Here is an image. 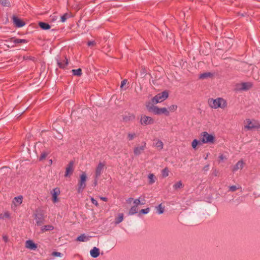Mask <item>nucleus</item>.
Returning a JSON list of instances; mask_svg holds the SVG:
<instances>
[{
	"label": "nucleus",
	"instance_id": "1",
	"mask_svg": "<svg viewBox=\"0 0 260 260\" xmlns=\"http://www.w3.org/2000/svg\"><path fill=\"white\" fill-rule=\"evenodd\" d=\"M208 103L210 107L212 109L221 108L224 109L228 106L226 101L222 98H217L215 99H209Z\"/></svg>",
	"mask_w": 260,
	"mask_h": 260
},
{
	"label": "nucleus",
	"instance_id": "2",
	"mask_svg": "<svg viewBox=\"0 0 260 260\" xmlns=\"http://www.w3.org/2000/svg\"><path fill=\"white\" fill-rule=\"evenodd\" d=\"M244 129L246 131H252L260 128L259 122L254 119L247 118L244 122Z\"/></svg>",
	"mask_w": 260,
	"mask_h": 260
},
{
	"label": "nucleus",
	"instance_id": "3",
	"mask_svg": "<svg viewBox=\"0 0 260 260\" xmlns=\"http://www.w3.org/2000/svg\"><path fill=\"white\" fill-rule=\"evenodd\" d=\"M200 140L202 144L215 143L216 138L214 134H209L207 132H203L200 135Z\"/></svg>",
	"mask_w": 260,
	"mask_h": 260
},
{
	"label": "nucleus",
	"instance_id": "4",
	"mask_svg": "<svg viewBox=\"0 0 260 260\" xmlns=\"http://www.w3.org/2000/svg\"><path fill=\"white\" fill-rule=\"evenodd\" d=\"M87 176L85 172H83L80 176V179L77 185V191L79 193L83 192L86 186Z\"/></svg>",
	"mask_w": 260,
	"mask_h": 260
},
{
	"label": "nucleus",
	"instance_id": "5",
	"mask_svg": "<svg viewBox=\"0 0 260 260\" xmlns=\"http://www.w3.org/2000/svg\"><path fill=\"white\" fill-rule=\"evenodd\" d=\"M149 110L155 115L164 114L166 116L170 115L169 110L165 107L159 108L157 106H153L149 108Z\"/></svg>",
	"mask_w": 260,
	"mask_h": 260
},
{
	"label": "nucleus",
	"instance_id": "6",
	"mask_svg": "<svg viewBox=\"0 0 260 260\" xmlns=\"http://www.w3.org/2000/svg\"><path fill=\"white\" fill-rule=\"evenodd\" d=\"M169 96L168 91H164L161 93H158L152 99V102L153 104H156L161 103L166 100Z\"/></svg>",
	"mask_w": 260,
	"mask_h": 260
},
{
	"label": "nucleus",
	"instance_id": "7",
	"mask_svg": "<svg viewBox=\"0 0 260 260\" xmlns=\"http://www.w3.org/2000/svg\"><path fill=\"white\" fill-rule=\"evenodd\" d=\"M154 119L150 116L142 115L140 117V123L143 126L152 125L154 123Z\"/></svg>",
	"mask_w": 260,
	"mask_h": 260
},
{
	"label": "nucleus",
	"instance_id": "8",
	"mask_svg": "<svg viewBox=\"0 0 260 260\" xmlns=\"http://www.w3.org/2000/svg\"><path fill=\"white\" fill-rule=\"evenodd\" d=\"M106 166V162L104 161H100L95 168L94 176L96 177H100L103 173Z\"/></svg>",
	"mask_w": 260,
	"mask_h": 260
},
{
	"label": "nucleus",
	"instance_id": "9",
	"mask_svg": "<svg viewBox=\"0 0 260 260\" xmlns=\"http://www.w3.org/2000/svg\"><path fill=\"white\" fill-rule=\"evenodd\" d=\"M60 190L58 187H56L51 191L52 201L53 203H56L59 201L57 197L60 194Z\"/></svg>",
	"mask_w": 260,
	"mask_h": 260
},
{
	"label": "nucleus",
	"instance_id": "10",
	"mask_svg": "<svg viewBox=\"0 0 260 260\" xmlns=\"http://www.w3.org/2000/svg\"><path fill=\"white\" fill-rule=\"evenodd\" d=\"M253 84L251 82H242L237 85V87L241 90H247L252 88Z\"/></svg>",
	"mask_w": 260,
	"mask_h": 260
},
{
	"label": "nucleus",
	"instance_id": "11",
	"mask_svg": "<svg viewBox=\"0 0 260 260\" xmlns=\"http://www.w3.org/2000/svg\"><path fill=\"white\" fill-rule=\"evenodd\" d=\"M74 171V162L71 161L68 165L66 169V172L64 174L65 177L70 176Z\"/></svg>",
	"mask_w": 260,
	"mask_h": 260
},
{
	"label": "nucleus",
	"instance_id": "12",
	"mask_svg": "<svg viewBox=\"0 0 260 260\" xmlns=\"http://www.w3.org/2000/svg\"><path fill=\"white\" fill-rule=\"evenodd\" d=\"M146 148V143H144V145L142 146H138L134 148V153L135 155L138 156L140 155Z\"/></svg>",
	"mask_w": 260,
	"mask_h": 260
},
{
	"label": "nucleus",
	"instance_id": "13",
	"mask_svg": "<svg viewBox=\"0 0 260 260\" xmlns=\"http://www.w3.org/2000/svg\"><path fill=\"white\" fill-rule=\"evenodd\" d=\"M13 23L17 27H21L25 25V23L22 20L18 18L17 17L15 16H13Z\"/></svg>",
	"mask_w": 260,
	"mask_h": 260
},
{
	"label": "nucleus",
	"instance_id": "14",
	"mask_svg": "<svg viewBox=\"0 0 260 260\" xmlns=\"http://www.w3.org/2000/svg\"><path fill=\"white\" fill-rule=\"evenodd\" d=\"M25 247L30 250H36L37 248V245L32 240H27L25 242Z\"/></svg>",
	"mask_w": 260,
	"mask_h": 260
},
{
	"label": "nucleus",
	"instance_id": "15",
	"mask_svg": "<svg viewBox=\"0 0 260 260\" xmlns=\"http://www.w3.org/2000/svg\"><path fill=\"white\" fill-rule=\"evenodd\" d=\"M244 163L242 160H239L232 168V171L236 172L238 170H242L244 167Z\"/></svg>",
	"mask_w": 260,
	"mask_h": 260
},
{
	"label": "nucleus",
	"instance_id": "16",
	"mask_svg": "<svg viewBox=\"0 0 260 260\" xmlns=\"http://www.w3.org/2000/svg\"><path fill=\"white\" fill-rule=\"evenodd\" d=\"M23 197L22 196H19L15 197L13 200V203L15 206H18L22 203Z\"/></svg>",
	"mask_w": 260,
	"mask_h": 260
},
{
	"label": "nucleus",
	"instance_id": "17",
	"mask_svg": "<svg viewBox=\"0 0 260 260\" xmlns=\"http://www.w3.org/2000/svg\"><path fill=\"white\" fill-rule=\"evenodd\" d=\"M90 254L92 257L96 258L100 255V249L94 247L90 251Z\"/></svg>",
	"mask_w": 260,
	"mask_h": 260
},
{
	"label": "nucleus",
	"instance_id": "18",
	"mask_svg": "<svg viewBox=\"0 0 260 260\" xmlns=\"http://www.w3.org/2000/svg\"><path fill=\"white\" fill-rule=\"evenodd\" d=\"M184 185L182 182V181L179 180L173 186V189L175 190H178L179 189H181L183 187Z\"/></svg>",
	"mask_w": 260,
	"mask_h": 260
},
{
	"label": "nucleus",
	"instance_id": "19",
	"mask_svg": "<svg viewBox=\"0 0 260 260\" xmlns=\"http://www.w3.org/2000/svg\"><path fill=\"white\" fill-rule=\"evenodd\" d=\"M35 219L38 225H41L44 221V218L42 215H36Z\"/></svg>",
	"mask_w": 260,
	"mask_h": 260
},
{
	"label": "nucleus",
	"instance_id": "20",
	"mask_svg": "<svg viewBox=\"0 0 260 260\" xmlns=\"http://www.w3.org/2000/svg\"><path fill=\"white\" fill-rule=\"evenodd\" d=\"M76 240L79 242H85L89 240V237L83 234L77 237Z\"/></svg>",
	"mask_w": 260,
	"mask_h": 260
},
{
	"label": "nucleus",
	"instance_id": "21",
	"mask_svg": "<svg viewBox=\"0 0 260 260\" xmlns=\"http://www.w3.org/2000/svg\"><path fill=\"white\" fill-rule=\"evenodd\" d=\"M10 218L11 213L8 211L0 214V219H10Z\"/></svg>",
	"mask_w": 260,
	"mask_h": 260
},
{
	"label": "nucleus",
	"instance_id": "22",
	"mask_svg": "<svg viewBox=\"0 0 260 260\" xmlns=\"http://www.w3.org/2000/svg\"><path fill=\"white\" fill-rule=\"evenodd\" d=\"M202 143L201 140H198L197 139H194L191 142V147L194 150H196L197 149V146L198 145H202Z\"/></svg>",
	"mask_w": 260,
	"mask_h": 260
},
{
	"label": "nucleus",
	"instance_id": "23",
	"mask_svg": "<svg viewBox=\"0 0 260 260\" xmlns=\"http://www.w3.org/2000/svg\"><path fill=\"white\" fill-rule=\"evenodd\" d=\"M135 118V116L133 114H128L127 115H125L123 117V119L124 121L127 122L129 121H132Z\"/></svg>",
	"mask_w": 260,
	"mask_h": 260
},
{
	"label": "nucleus",
	"instance_id": "24",
	"mask_svg": "<svg viewBox=\"0 0 260 260\" xmlns=\"http://www.w3.org/2000/svg\"><path fill=\"white\" fill-rule=\"evenodd\" d=\"M140 198H139V199H136L134 200L133 203L134 204V206H136L137 207H138V205H140V204H142V205L145 204V200L144 199V197H143V199L142 200V202L140 201Z\"/></svg>",
	"mask_w": 260,
	"mask_h": 260
},
{
	"label": "nucleus",
	"instance_id": "25",
	"mask_svg": "<svg viewBox=\"0 0 260 260\" xmlns=\"http://www.w3.org/2000/svg\"><path fill=\"white\" fill-rule=\"evenodd\" d=\"M39 25L42 29L44 30H47L50 28V25L45 22H40L39 23Z\"/></svg>",
	"mask_w": 260,
	"mask_h": 260
},
{
	"label": "nucleus",
	"instance_id": "26",
	"mask_svg": "<svg viewBox=\"0 0 260 260\" xmlns=\"http://www.w3.org/2000/svg\"><path fill=\"white\" fill-rule=\"evenodd\" d=\"M57 63L60 68H64L68 64V61L67 58H65L62 61H58Z\"/></svg>",
	"mask_w": 260,
	"mask_h": 260
},
{
	"label": "nucleus",
	"instance_id": "27",
	"mask_svg": "<svg viewBox=\"0 0 260 260\" xmlns=\"http://www.w3.org/2000/svg\"><path fill=\"white\" fill-rule=\"evenodd\" d=\"M149 184H152L156 181V177L153 174H149L148 175Z\"/></svg>",
	"mask_w": 260,
	"mask_h": 260
},
{
	"label": "nucleus",
	"instance_id": "28",
	"mask_svg": "<svg viewBox=\"0 0 260 260\" xmlns=\"http://www.w3.org/2000/svg\"><path fill=\"white\" fill-rule=\"evenodd\" d=\"M138 207L136 206H132L129 210L128 214L129 215H133L138 212Z\"/></svg>",
	"mask_w": 260,
	"mask_h": 260
},
{
	"label": "nucleus",
	"instance_id": "29",
	"mask_svg": "<svg viewBox=\"0 0 260 260\" xmlns=\"http://www.w3.org/2000/svg\"><path fill=\"white\" fill-rule=\"evenodd\" d=\"M72 17V15L71 13H66L64 14L61 17L60 21L62 22H65L67 19Z\"/></svg>",
	"mask_w": 260,
	"mask_h": 260
},
{
	"label": "nucleus",
	"instance_id": "30",
	"mask_svg": "<svg viewBox=\"0 0 260 260\" xmlns=\"http://www.w3.org/2000/svg\"><path fill=\"white\" fill-rule=\"evenodd\" d=\"M137 137L135 133H129L127 134V139L128 141H132Z\"/></svg>",
	"mask_w": 260,
	"mask_h": 260
},
{
	"label": "nucleus",
	"instance_id": "31",
	"mask_svg": "<svg viewBox=\"0 0 260 260\" xmlns=\"http://www.w3.org/2000/svg\"><path fill=\"white\" fill-rule=\"evenodd\" d=\"M169 169L167 167L164 168L161 171V175H162V178H166L167 177H168L169 176Z\"/></svg>",
	"mask_w": 260,
	"mask_h": 260
},
{
	"label": "nucleus",
	"instance_id": "32",
	"mask_svg": "<svg viewBox=\"0 0 260 260\" xmlns=\"http://www.w3.org/2000/svg\"><path fill=\"white\" fill-rule=\"evenodd\" d=\"M54 229L52 225H47L42 227L41 230L42 232H45L47 231H51Z\"/></svg>",
	"mask_w": 260,
	"mask_h": 260
},
{
	"label": "nucleus",
	"instance_id": "33",
	"mask_svg": "<svg viewBox=\"0 0 260 260\" xmlns=\"http://www.w3.org/2000/svg\"><path fill=\"white\" fill-rule=\"evenodd\" d=\"M72 72L74 75L77 76H80L82 73L81 69H78L77 70H72Z\"/></svg>",
	"mask_w": 260,
	"mask_h": 260
},
{
	"label": "nucleus",
	"instance_id": "34",
	"mask_svg": "<svg viewBox=\"0 0 260 260\" xmlns=\"http://www.w3.org/2000/svg\"><path fill=\"white\" fill-rule=\"evenodd\" d=\"M155 147L158 150H161L164 147V144L160 140H157V141L155 143Z\"/></svg>",
	"mask_w": 260,
	"mask_h": 260
},
{
	"label": "nucleus",
	"instance_id": "35",
	"mask_svg": "<svg viewBox=\"0 0 260 260\" xmlns=\"http://www.w3.org/2000/svg\"><path fill=\"white\" fill-rule=\"evenodd\" d=\"M157 212L159 214H162L164 212L165 208L161 204H159L157 207Z\"/></svg>",
	"mask_w": 260,
	"mask_h": 260
},
{
	"label": "nucleus",
	"instance_id": "36",
	"mask_svg": "<svg viewBox=\"0 0 260 260\" xmlns=\"http://www.w3.org/2000/svg\"><path fill=\"white\" fill-rule=\"evenodd\" d=\"M123 219V214H120L118 215L117 218H116L115 223L118 224L121 222Z\"/></svg>",
	"mask_w": 260,
	"mask_h": 260
},
{
	"label": "nucleus",
	"instance_id": "37",
	"mask_svg": "<svg viewBox=\"0 0 260 260\" xmlns=\"http://www.w3.org/2000/svg\"><path fill=\"white\" fill-rule=\"evenodd\" d=\"M0 3L4 6L9 7L10 6V3L9 0H0Z\"/></svg>",
	"mask_w": 260,
	"mask_h": 260
},
{
	"label": "nucleus",
	"instance_id": "38",
	"mask_svg": "<svg viewBox=\"0 0 260 260\" xmlns=\"http://www.w3.org/2000/svg\"><path fill=\"white\" fill-rule=\"evenodd\" d=\"M177 108H178V107L177 105H172L168 107V110H169V112H174L177 110Z\"/></svg>",
	"mask_w": 260,
	"mask_h": 260
},
{
	"label": "nucleus",
	"instance_id": "39",
	"mask_svg": "<svg viewBox=\"0 0 260 260\" xmlns=\"http://www.w3.org/2000/svg\"><path fill=\"white\" fill-rule=\"evenodd\" d=\"M212 75V74L210 73H206L201 74L200 76V79H204L206 78H207L208 77H210Z\"/></svg>",
	"mask_w": 260,
	"mask_h": 260
},
{
	"label": "nucleus",
	"instance_id": "40",
	"mask_svg": "<svg viewBox=\"0 0 260 260\" xmlns=\"http://www.w3.org/2000/svg\"><path fill=\"white\" fill-rule=\"evenodd\" d=\"M150 211V208H147L146 209H141L140 212H139V215H140L141 214H147Z\"/></svg>",
	"mask_w": 260,
	"mask_h": 260
},
{
	"label": "nucleus",
	"instance_id": "41",
	"mask_svg": "<svg viewBox=\"0 0 260 260\" xmlns=\"http://www.w3.org/2000/svg\"><path fill=\"white\" fill-rule=\"evenodd\" d=\"M15 43H26L27 41L25 39H16L14 41Z\"/></svg>",
	"mask_w": 260,
	"mask_h": 260
},
{
	"label": "nucleus",
	"instance_id": "42",
	"mask_svg": "<svg viewBox=\"0 0 260 260\" xmlns=\"http://www.w3.org/2000/svg\"><path fill=\"white\" fill-rule=\"evenodd\" d=\"M48 155V153L45 152H42L41 154V155L40 156V160H42L44 159H45V158L46 157V156H47Z\"/></svg>",
	"mask_w": 260,
	"mask_h": 260
},
{
	"label": "nucleus",
	"instance_id": "43",
	"mask_svg": "<svg viewBox=\"0 0 260 260\" xmlns=\"http://www.w3.org/2000/svg\"><path fill=\"white\" fill-rule=\"evenodd\" d=\"M52 255L53 256H58L61 257L62 256V254L60 252L54 251L52 253Z\"/></svg>",
	"mask_w": 260,
	"mask_h": 260
},
{
	"label": "nucleus",
	"instance_id": "44",
	"mask_svg": "<svg viewBox=\"0 0 260 260\" xmlns=\"http://www.w3.org/2000/svg\"><path fill=\"white\" fill-rule=\"evenodd\" d=\"M127 80L126 79H124L123 81H122L121 83L120 88H122L124 87V86L127 84Z\"/></svg>",
	"mask_w": 260,
	"mask_h": 260
},
{
	"label": "nucleus",
	"instance_id": "45",
	"mask_svg": "<svg viewBox=\"0 0 260 260\" xmlns=\"http://www.w3.org/2000/svg\"><path fill=\"white\" fill-rule=\"evenodd\" d=\"M237 189V187L235 185L231 186L230 187V190L231 191H235Z\"/></svg>",
	"mask_w": 260,
	"mask_h": 260
},
{
	"label": "nucleus",
	"instance_id": "46",
	"mask_svg": "<svg viewBox=\"0 0 260 260\" xmlns=\"http://www.w3.org/2000/svg\"><path fill=\"white\" fill-rule=\"evenodd\" d=\"M91 201L92 203L94 205H95L96 206H99V204H98V202L95 199H94L93 198H91Z\"/></svg>",
	"mask_w": 260,
	"mask_h": 260
},
{
	"label": "nucleus",
	"instance_id": "47",
	"mask_svg": "<svg viewBox=\"0 0 260 260\" xmlns=\"http://www.w3.org/2000/svg\"><path fill=\"white\" fill-rule=\"evenodd\" d=\"M57 19V17L54 15L50 16V20L52 21H55Z\"/></svg>",
	"mask_w": 260,
	"mask_h": 260
},
{
	"label": "nucleus",
	"instance_id": "48",
	"mask_svg": "<svg viewBox=\"0 0 260 260\" xmlns=\"http://www.w3.org/2000/svg\"><path fill=\"white\" fill-rule=\"evenodd\" d=\"M94 179L93 184H94V186H95L98 184V179H99V177H96V176H94Z\"/></svg>",
	"mask_w": 260,
	"mask_h": 260
},
{
	"label": "nucleus",
	"instance_id": "49",
	"mask_svg": "<svg viewBox=\"0 0 260 260\" xmlns=\"http://www.w3.org/2000/svg\"><path fill=\"white\" fill-rule=\"evenodd\" d=\"M88 46H94L95 45V42L94 41H89L87 43Z\"/></svg>",
	"mask_w": 260,
	"mask_h": 260
},
{
	"label": "nucleus",
	"instance_id": "50",
	"mask_svg": "<svg viewBox=\"0 0 260 260\" xmlns=\"http://www.w3.org/2000/svg\"><path fill=\"white\" fill-rule=\"evenodd\" d=\"M132 201H134V199L132 198H129L126 200V203L128 204H131Z\"/></svg>",
	"mask_w": 260,
	"mask_h": 260
},
{
	"label": "nucleus",
	"instance_id": "51",
	"mask_svg": "<svg viewBox=\"0 0 260 260\" xmlns=\"http://www.w3.org/2000/svg\"><path fill=\"white\" fill-rule=\"evenodd\" d=\"M3 239L5 242H7L9 240L8 237L7 236H3Z\"/></svg>",
	"mask_w": 260,
	"mask_h": 260
},
{
	"label": "nucleus",
	"instance_id": "52",
	"mask_svg": "<svg viewBox=\"0 0 260 260\" xmlns=\"http://www.w3.org/2000/svg\"><path fill=\"white\" fill-rule=\"evenodd\" d=\"M219 158L220 160H223V159H226V157L225 156H224L223 154L220 155L219 156Z\"/></svg>",
	"mask_w": 260,
	"mask_h": 260
},
{
	"label": "nucleus",
	"instance_id": "53",
	"mask_svg": "<svg viewBox=\"0 0 260 260\" xmlns=\"http://www.w3.org/2000/svg\"><path fill=\"white\" fill-rule=\"evenodd\" d=\"M100 199L102 200H103V201H104L105 202H107V199L106 198H105V197H101Z\"/></svg>",
	"mask_w": 260,
	"mask_h": 260
},
{
	"label": "nucleus",
	"instance_id": "54",
	"mask_svg": "<svg viewBox=\"0 0 260 260\" xmlns=\"http://www.w3.org/2000/svg\"><path fill=\"white\" fill-rule=\"evenodd\" d=\"M50 162L51 164L52 162V161L51 159L50 160Z\"/></svg>",
	"mask_w": 260,
	"mask_h": 260
}]
</instances>
